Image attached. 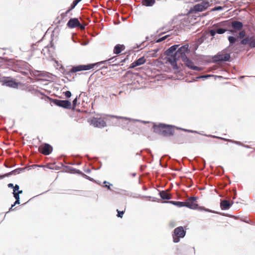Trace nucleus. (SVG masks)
<instances>
[{
    "label": "nucleus",
    "instance_id": "obj_1",
    "mask_svg": "<svg viewBox=\"0 0 255 255\" xmlns=\"http://www.w3.org/2000/svg\"><path fill=\"white\" fill-rule=\"evenodd\" d=\"M188 47V44L181 46L180 48V50L176 53L175 57H180V59L182 60L189 68L195 71H201L202 69L201 68L195 66L193 62L187 57L186 54L190 52Z\"/></svg>",
    "mask_w": 255,
    "mask_h": 255
},
{
    "label": "nucleus",
    "instance_id": "obj_2",
    "mask_svg": "<svg viewBox=\"0 0 255 255\" xmlns=\"http://www.w3.org/2000/svg\"><path fill=\"white\" fill-rule=\"evenodd\" d=\"M152 128L155 133L165 136L173 135L174 133V127L164 124H154Z\"/></svg>",
    "mask_w": 255,
    "mask_h": 255
},
{
    "label": "nucleus",
    "instance_id": "obj_3",
    "mask_svg": "<svg viewBox=\"0 0 255 255\" xmlns=\"http://www.w3.org/2000/svg\"><path fill=\"white\" fill-rule=\"evenodd\" d=\"M178 45H174L170 47L165 51V54L168 56L167 61L171 64L173 69H178L177 62L180 60V57L176 56V53L180 50V48L176 51Z\"/></svg>",
    "mask_w": 255,
    "mask_h": 255
},
{
    "label": "nucleus",
    "instance_id": "obj_4",
    "mask_svg": "<svg viewBox=\"0 0 255 255\" xmlns=\"http://www.w3.org/2000/svg\"><path fill=\"white\" fill-rule=\"evenodd\" d=\"M115 57L110 58L107 60L102 61L99 62H97L94 64H90L86 65H78L76 66H73L70 72L71 73H76L77 72L81 71H85L88 70L93 68L96 65H100L101 64L105 63L108 61H110L114 59Z\"/></svg>",
    "mask_w": 255,
    "mask_h": 255
},
{
    "label": "nucleus",
    "instance_id": "obj_5",
    "mask_svg": "<svg viewBox=\"0 0 255 255\" xmlns=\"http://www.w3.org/2000/svg\"><path fill=\"white\" fill-rule=\"evenodd\" d=\"M88 122L96 128H103L106 126L105 119L103 117H92L88 120Z\"/></svg>",
    "mask_w": 255,
    "mask_h": 255
},
{
    "label": "nucleus",
    "instance_id": "obj_6",
    "mask_svg": "<svg viewBox=\"0 0 255 255\" xmlns=\"http://www.w3.org/2000/svg\"><path fill=\"white\" fill-rule=\"evenodd\" d=\"M218 25L222 26H231L233 29H234V30L236 31L241 30L243 27V23L239 21H233L231 22H229L228 21H225L217 24L216 26ZM214 26H215V25Z\"/></svg>",
    "mask_w": 255,
    "mask_h": 255
},
{
    "label": "nucleus",
    "instance_id": "obj_7",
    "mask_svg": "<svg viewBox=\"0 0 255 255\" xmlns=\"http://www.w3.org/2000/svg\"><path fill=\"white\" fill-rule=\"evenodd\" d=\"M186 234V231L184 230L183 228L181 226L175 228L174 230L173 234V242L174 243H178L179 242L180 238H183Z\"/></svg>",
    "mask_w": 255,
    "mask_h": 255
},
{
    "label": "nucleus",
    "instance_id": "obj_8",
    "mask_svg": "<svg viewBox=\"0 0 255 255\" xmlns=\"http://www.w3.org/2000/svg\"><path fill=\"white\" fill-rule=\"evenodd\" d=\"M67 26L70 28L79 27L81 30H83L85 28V25L81 24L79 20L77 18H71L68 21Z\"/></svg>",
    "mask_w": 255,
    "mask_h": 255
},
{
    "label": "nucleus",
    "instance_id": "obj_9",
    "mask_svg": "<svg viewBox=\"0 0 255 255\" xmlns=\"http://www.w3.org/2000/svg\"><path fill=\"white\" fill-rule=\"evenodd\" d=\"M53 103L56 105L65 109H70L71 108V103L68 100L54 99Z\"/></svg>",
    "mask_w": 255,
    "mask_h": 255
},
{
    "label": "nucleus",
    "instance_id": "obj_10",
    "mask_svg": "<svg viewBox=\"0 0 255 255\" xmlns=\"http://www.w3.org/2000/svg\"><path fill=\"white\" fill-rule=\"evenodd\" d=\"M230 58V54L228 53L226 50H223L219 52L217 55L215 56V59L217 61H227Z\"/></svg>",
    "mask_w": 255,
    "mask_h": 255
},
{
    "label": "nucleus",
    "instance_id": "obj_11",
    "mask_svg": "<svg viewBox=\"0 0 255 255\" xmlns=\"http://www.w3.org/2000/svg\"><path fill=\"white\" fill-rule=\"evenodd\" d=\"M52 151V147L48 143H45L38 147V151L45 155L50 154Z\"/></svg>",
    "mask_w": 255,
    "mask_h": 255
},
{
    "label": "nucleus",
    "instance_id": "obj_12",
    "mask_svg": "<svg viewBox=\"0 0 255 255\" xmlns=\"http://www.w3.org/2000/svg\"><path fill=\"white\" fill-rule=\"evenodd\" d=\"M197 198L192 197L185 201V207L192 209H196L198 208V204L197 203Z\"/></svg>",
    "mask_w": 255,
    "mask_h": 255
},
{
    "label": "nucleus",
    "instance_id": "obj_13",
    "mask_svg": "<svg viewBox=\"0 0 255 255\" xmlns=\"http://www.w3.org/2000/svg\"><path fill=\"white\" fill-rule=\"evenodd\" d=\"M209 6V3L207 2L203 1L200 3L195 4L194 6L193 10L195 11H202L206 9Z\"/></svg>",
    "mask_w": 255,
    "mask_h": 255
},
{
    "label": "nucleus",
    "instance_id": "obj_14",
    "mask_svg": "<svg viewBox=\"0 0 255 255\" xmlns=\"http://www.w3.org/2000/svg\"><path fill=\"white\" fill-rule=\"evenodd\" d=\"M26 90L32 94L37 97H41L42 99L43 98L42 97L44 96L40 91L38 90L37 89H35L34 86L31 85L28 86L26 88Z\"/></svg>",
    "mask_w": 255,
    "mask_h": 255
},
{
    "label": "nucleus",
    "instance_id": "obj_15",
    "mask_svg": "<svg viewBox=\"0 0 255 255\" xmlns=\"http://www.w3.org/2000/svg\"><path fill=\"white\" fill-rule=\"evenodd\" d=\"M146 61V59L144 58V57H141L132 63L129 67V68L132 69L135 68L136 66H138L144 64Z\"/></svg>",
    "mask_w": 255,
    "mask_h": 255
},
{
    "label": "nucleus",
    "instance_id": "obj_16",
    "mask_svg": "<svg viewBox=\"0 0 255 255\" xmlns=\"http://www.w3.org/2000/svg\"><path fill=\"white\" fill-rule=\"evenodd\" d=\"M232 204L229 200H223L221 201L220 206L223 210L229 209L231 206Z\"/></svg>",
    "mask_w": 255,
    "mask_h": 255
},
{
    "label": "nucleus",
    "instance_id": "obj_17",
    "mask_svg": "<svg viewBox=\"0 0 255 255\" xmlns=\"http://www.w3.org/2000/svg\"><path fill=\"white\" fill-rule=\"evenodd\" d=\"M125 49V46L124 45L117 44L114 47L113 52L114 54H119Z\"/></svg>",
    "mask_w": 255,
    "mask_h": 255
},
{
    "label": "nucleus",
    "instance_id": "obj_18",
    "mask_svg": "<svg viewBox=\"0 0 255 255\" xmlns=\"http://www.w3.org/2000/svg\"><path fill=\"white\" fill-rule=\"evenodd\" d=\"M4 83L6 86L12 88H17L18 86V83L14 80H6Z\"/></svg>",
    "mask_w": 255,
    "mask_h": 255
},
{
    "label": "nucleus",
    "instance_id": "obj_19",
    "mask_svg": "<svg viewBox=\"0 0 255 255\" xmlns=\"http://www.w3.org/2000/svg\"><path fill=\"white\" fill-rule=\"evenodd\" d=\"M159 195L160 197L163 199L168 200L171 198V195L169 194L167 191H162L160 192Z\"/></svg>",
    "mask_w": 255,
    "mask_h": 255
},
{
    "label": "nucleus",
    "instance_id": "obj_20",
    "mask_svg": "<svg viewBox=\"0 0 255 255\" xmlns=\"http://www.w3.org/2000/svg\"><path fill=\"white\" fill-rule=\"evenodd\" d=\"M252 37H250L249 36L246 37L245 38H243L242 40L241 41V44L243 45H246L249 44L250 46V43L252 42Z\"/></svg>",
    "mask_w": 255,
    "mask_h": 255
},
{
    "label": "nucleus",
    "instance_id": "obj_21",
    "mask_svg": "<svg viewBox=\"0 0 255 255\" xmlns=\"http://www.w3.org/2000/svg\"><path fill=\"white\" fill-rule=\"evenodd\" d=\"M155 2V0H143V4L146 6H151Z\"/></svg>",
    "mask_w": 255,
    "mask_h": 255
},
{
    "label": "nucleus",
    "instance_id": "obj_22",
    "mask_svg": "<svg viewBox=\"0 0 255 255\" xmlns=\"http://www.w3.org/2000/svg\"><path fill=\"white\" fill-rule=\"evenodd\" d=\"M170 203L171 204L178 207H182L185 206V202H179V201H170Z\"/></svg>",
    "mask_w": 255,
    "mask_h": 255
},
{
    "label": "nucleus",
    "instance_id": "obj_23",
    "mask_svg": "<svg viewBox=\"0 0 255 255\" xmlns=\"http://www.w3.org/2000/svg\"><path fill=\"white\" fill-rule=\"evenodd\" d=\"M121 209L122 210V211H119L118 209L117 210L118 212L117 216L118 217L122 218L126 209V205L123 206V207H122Z\"/></svg>",
    "mask_w": 255,
    "mask_h": 255
},
{
    "label": "nucleus",
    "instance_id": "obj_24",
    "mask_svg": "<svg viewBox=\"0 0 255 255\" xmlns=\"http://www.w3.org/2000/svg\"><path fill=\"white\" fill-rule=\"evenodd\" d=\"M24 169L23 168H18V169H16L15 170H14L12 171H11L10 172H9L7 175V176H8V175H16L17 174H19L20 171L23 170Z\"/></svg>",
    "mask_w": 255,
    "mask_h": 255
},
{
    "label": "nucleus",
    "instance_id": "obj_25",
    "mask_svg": "<svg viewBox=\"0 0 255 255\" xmlns=\"http://www.w3.org/2000/svg\"><path fill=\"white\" fill-rule=\"evenodd\" d=\"M81 0H75L71 4L70 7L68 9L70 10V11L72 10L73 9L75 8L77 4Z\"/></svg>",
    "mask_w": 255,
    "mask_h": 255
},
{
    "label": "nucleus",
    "instance_id": "obj_26",
    "mask_svg": "<svg viewBox=\"0 0 255 255\" xmlns=\"http://www.w3.org/2000/svg\"><path fill=\"white\" fill-rule=\"evenodd\" d=\"M228 30L226 28H218L216 29L217 33L221 34L224 33Z\"/></svg>",
    "mask_w": 255,
    "mask_h": 255
},
{
    "label": "nucleus",
    "instance_id": "obj_27",
    "mask_svg": "<svg viewBox=\"0 0 255 255\" xmlns=\"http://www.w3.org/2000/svg\"><path fill=\"white\" fill-rule=\"evenodd\" d=\"M228 39L230 44H233L236 41V38L232 36H229Z\"/></svg>",
    "mask_w": 255,
    "mask_h": 255
},
{
    "label": "nucleus",
    "instance_id": "obj_28",
    "mask_svg": "<svg viewBox=\"0 0 255 255\" xmlns=\"http://www.w3.org/2000/svg\"><path fill=\"white\" fill-rule=\"evenodd\" d=\"M246 36V32L245 30H241L239 34L238 37L240 39H243Z\"/></svg>",
    "mask_w": 255,
    "mask_h": 255
},
{
    "label": "nucleus",
    "instance_id": "obj_29",
    "mask_svg": "<svg viewBox=\"0 0 255 255\" xmlns=\"http://www.w3.org/2000/svg\"><path fill=\"white\" fill-rule=\"evenodd\" d=\"M104 184H105L104 187L107 188L109 190H111L110 186L112 185L107 181H104Z\"/></svg>",
    "mask_w": 255,
    "mask_h": 255
},
{
    "label": "nucleus",
    "instance_id": "obj_30",
    "mask_svg": "<svg viewBox=\"0 0 255 255\" xmlns=\"http://www.w3.org/2000/svg\"><path fill=\"white\" fill-rule=\"evenodd\" d=\"M168 36V35H165V36H164L156 40V42L158 43V42H160L164 40L165 39H166L167 38Z\"/></svg>",
    "mask_w": 255,
    "mask_h": 255
},
{
    "label": "nucleus",
    "instance_id": "obj_31",
    "mask_svg": "<svg viewBox=\"0 0 255 255\" xmlns=\"http://www.w3.org/2000/svg\"><path fill=\"white\" fill-rule=\"evenodd\" d=\"M70 10L68 9L66 12L61 14V17L62 18H64L67 16V15L70 12Z\"/></svg>",
    "mask_w": 255,
    "mask_h": 255
},
{
    "label": "nucleus",
    "instance_id": "obj_32",
    "mask_svg": "<svg viewBox=\"0 0 255 255\" xmlns=\"http://www.w3.org/2000/svg\"><path fill=\"white\" fill-rule=\"evenodd\" d=\"M20 204L19 200H18V199H16V201H15L14 204L11 205V207L9 209V211L12 210L13 207L16 204Z\"/></svg>",
    "mask_w": 255,
    "mask_h": 255
},
{
    "label": "nucleus",
    "instance_id": "obj_33",
    "mask_svg": "<svg viewBox=\"0 0 255 255\" xmlns=\"http://www.w3.org/2000/svg\"><path fill=\"white\" fill-rule=\"evenodd\" d=\"M64 95L67 98H70L71 96V93L69 91H67L64 93Z\"/></svg>",
    "mask_w": 255,
    "mask_h": 255
},
{
    "label": "nucleus",
    "instance_id": "obj_34",
    "mask_svg": "<svg viewBox=\"0 0 255 255\" xmlns=\"http://www.w3.org/2000/svg\"><path fill=\"white\" fill-rule=\"evenodd\" d=\"M182 137L183 139H184V141H183V142H186L189 140V136L188 135H182Z\"/></svg>",
    "mask_w": 255,
    "mask_h": 255
},
{
    "label": "nucleus",
    "instance_id": "obj_35",
    "mask_svg": "<svg viewBox=\"0 0 255 255\" xmlns=\"http://www.w3.org/2000/svg\"><path fill=\"white\" fill-rule=\"evenodd\" d=\"M250 47L254 48L255 47V39H253L252 37V42L250 43Z\"/></svg>",
    "mask_w": 255,
    "mask_h": 255
},
{
    "label": "nucleus",
    "instance_id": "obj_36",
    "mask_svg": "<svg viewBox=\"0 0 255 255\" xmlns=\"http://www.w3.org/2000/svg\"><path fill=\"white\" fill-rule=\"evenodd\" d=\"M19 186L18 185L16 184L13 187V193H16V192L19 190Z\"/></svg>",
    "mask_w": 255,
    "mask_h": 255
},
{
    "label": "nucleus",
    "instance_id": "obj_37",
    "mask_svg": "<svg viewBox=\"0 0 255 255\" xmlns=\"http://www.w3.org/2000/svg\"><path fill=\"white\" fill-rule=\"evenodd\" d=\"M216 33L217 32H216V29H211L210 30V34L212 36H215Z\"/></svg>",
    "mask_w": 255,
    "mask_h": 255
},
{
    "label": "nucleus",
    "instance_id": "obj_38",
    "mask_svg": "<svg viewBox=\"0 0 255 255\" xmlns=\"http://www.w3.org/2000/svg\"><path fill=\"white\" fill-rule=\"evenodd\" d=\"M77 98H76L73 101V108H75L77 105Z\"/></svg>",
    "mask_w": 255,
    "mask_h": 255
},
{
    "label": "nucleus",
    "instance_id": "obj_39",
    "mask_svg": "<svg viewBox=\"0 0 255 255\" xmlns=\"http://www.w3.org/2000/svg\"><path fill=\"white\" fill-rule=\"evenodd\" d=\"M213 137H215V138H218L219 139H221L222 140H226V141H232L231 140H230V139H226V138H223V137H218V136H213Z\"/></svg>",
    "mask_w": 255,
    "mask_h": 255
},
{
    "label": "nucleus",
    "instance_id": "obj_40",
    "mask_svg": "<svg viewBox=\"0 0 255 255\" xmlns=\"http://www.w3.org/2000/svg\"><path fill=\"white\" fill-rule=\"evenodd\" d=\"M13 194L14 197L15 198V199L16 200V199H18V200H19L20 198H19V195L18 194H17V193H13Z\"/></svg>",
    "mask_w": 255,
    "mask_h": 255
},
{
    "label": "nucleus",
    "instance_id": "obj_41",
    "mask_svg": "<svg viewBox=\"0 0 255 255\" xmlns=\"http://www.w3.org/2000/svg\"><path fill=\"white\" fill-rule=\"evenodd\" d=\"M223 9V7L221 6H216L215 7H214L213 10H221Z\"/></svg>",
    "mask_w": 255,
    "mask_h": 255
},
{
    "label": "nucleus",
    "instance_id": "obj_42",
    "mask_svg": "<svg viewBox=\"0 0 255 255\" xmlns=\"http://www.w3.org/2000/svg\"><path fill=\"white\" fill-rule=\"evenodd\" d=\"M7 186L8 187L12 188H13L14 187V185L12 183H9Z\"/></svg>",
    "mask_w": 255,
    "mask_h": 255
},
{
    "label": "nucleus",
    "instance_id": "obj_43",
    "mask_svg": "<svg viewBox=\"0 0 255 255\" xmlns=\"http://www.w3.org/2000/svg\"><path fill=\"white\" fill-rule=\"evenodd\" d=\"M229 31L231 33H234V32H235L236 31H237L236 30H234V29L229 30Z\"/></svg>",
    "mask_w": 255,
    "mask_h": 255
},
{
    "label": "nucleus",
    "instance_id": "obj_44",
    "mask_svg": "<svg viewBox=\"0 0 255 255\" xmlns=\"http://www.w3.org/2000/svg\"><path fill=\"white\" fill-rule=\"evenodd\" d=\"M22 192H23L22 190H19L16 192V193H17V194H18L19 195L20 194L22 193Z\"/></svg>",
    "mask_w": 255,
    "mask_h": 255
},
{
    "label": "nucleus",
    "instance_id": "obj_45",
    "mask_svg": "<svg viewBox=\"0 0 255 255\" xmlns=\"http://www.w3.org/2000/svg\"><path fill=\"white\" fill-rule=\"evenodd\" d=\"M0 60H2V59H0ZM2 65V64L1 63V62L0 61V67Z\"/></svg>",
    "mask_w": 255,
    "mask_h": 255
},
{
    "label": "nucleus",
    "instance_id": "obj_46",
    "mask_svg": "<svg viewBox=\"0 0 255 255\" xmlns=\"http://www.w3.org/2000/svg\"><path fill=\"white\" fill-rule=\"evenodd\" d=\"M126 59H124V60H123L122 61V62H125L126 61Z\"/></svg>",
    "mask_w": 255,
    "mask_h": 255
},
{
    "label": "nucleus",
    "instance_id": "obj_47",
    "mask_svg": "<svg viewBox=\"0 0 255 255\" xmlns=\"http://www.w3.org/2000/svg\"><path fill=\"white\" fill-rule=\"evenodd\" d=\"M209 75H207V76H203V77H209Z\"/></svg>",
    "mask_w": 255,
    "mask_h": 255
}]
</instances>
